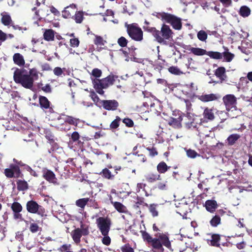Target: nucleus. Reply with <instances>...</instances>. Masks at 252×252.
<instances>
[{
  "mask_svg": "<svg viewBox=\"0 0 252 252\" xmlns=\"http://www.w3.org/2000/svg\"><path fill=\"white\" fill-rule=\"evenodd\" d=\"M142 237L145 242L153 250L157 251L158 252H163L164 246L166 248L171 250V244L169 240V234L167 232H158L155 234V238L146 231H141Z\"/></svg>",
  "mask_w": 252,
  "mask_h": 252,
  "instance_id": "obj_1",
  "label": "nucleus"
},
{
  "mask_svg": "<svg viewBox=\"0 0 252 252\" xmlns=\"http://www.w3.org/2000/svg\"><path fill=\"white\" fill-rule=\"evenodd\" d=\"M13 79L15 83L21 84L25 88L31 89L33 87V78L24 68H17L14 71Z\"/></svg>",
  "mask_w": 252,
  "mask_h": 252,
  "instance_id": "obj_2",
  "label": "nucleus"
},
{
  "mask_svg": "<svg viewBox=\"0 0 252 252\" xmlns=\"http://www.w3.org/2000/svg\"><path fill=\"white\" fill-rule=\"evenodd\" d=\"M153 34L157 41L159 43L165 44L166 40H170L172 38L173 32L170 27L165 24H163L160 31H158L155 28H152Z\"/></svg>",
  "mask_w": 252,
  "mask_h": 252,
  "instance_id": "obj_3",
  "label": "nucleus"
},
{
  "mask_svg": "<svg viewBox=\"0 0 252 252\" xmlns=\"http://www.w3.org/2000/svg\"><path fill=\"white\" fill-rule=\"evenodd\" d=\"M153 15L162 21L170 24L173 28L176 30H180L182 28V23L180 18L169 13L165 12H156Z\"/></svg>",
  "mask_w": 252,
  "mask_h": 252,
  "instance_id": "obj_4",
  "label": "nucleus"
},
{
  "mask_svg": "<svg viewBox=\"0 0 252 252\" xmlns=\"http://www.w3.org/2000/svg\"><path fill=\"white\" fill-rule=\"evenodd\" d=\"M26 165L21 161H18L17 164L11 163L9 165V168L4 169V174L8 178H23V174L21 172L20 166L25 167Z\"/></svg>",
  "mask_w": 252,
  "mask_h": 252,
  "instance_id": "obj_5",
  "label": "nucleus"
},
{
  "mask_svg": "<svg viewBox=\"0 0 252 252\" xmlns=\"http://www.w3.org/2000/svg\"><path fill=\"white\" fill-rule=\"evenodd\" d=\"M125 27L126 28L128 34L132 39L137 41H140L143 39V32L137 24H128L126 23Z\"/></svg>",
  "mask_w": 252,
  "mask_h": 252,
  "instance_id": "obj_6",
  "label": "nucleus"
},
{
  "mask_svg": "<svg viewBox=\"0 0 252 252\" xmlns=\"http://www.w3.org/2000/svg\"><path fill=\"white\" fill-rule=\"evenodd\" d=\"M26 207L27 211L30 213L36 214L41 217L46 216L45 209L34 200L28 201L26 203Z\"/></svg>",
  "mask_w": 252,
  "mask_h": 252,
  "instance_id": "obj_7",
  "label": "nucleus"
},
{
  "mask_svg": "<svg viewBox=\"0 0 252 252\" xmlns=\"http://www.w3.org/2000/svg\"><path fill=\"white\" fill-rule=\"evenodd\" d=\"M97 227L101 234L109 233L112 224L111 219L108 217H100L96 220Z\"/></svg>",
  "mask_w": 252,
  "mask_h": 252,
  "instance_id": "obj_8",
  "label": "nucleus"
},
{
  "mask_svg": "<svg viewBox=\"0 0 252 252\" xmlns=\"http://www.w3.org/2000/svg\"><path fill=\"white\" fill-rule=\"evenodd\" d=\"M177 113L176 111H174L173 115L174 116L178 115L179 117L177 118L170 117L168 121V125L174 128H180L182 127L181 122L183 121V117L185 116L186 114L181 113L180 111H177Z\"/></svg>",
  "mask_w": 252,
  "mask_h": 252,
  "instance_id": "obj_9",
  "label": "nucleus"
},
{
  "mask_svg": "<svg viewBox=\"0 0 252 252\" xmlns=\"http://www.w3.org/2000/svg\"><path fill=\"white\" fill-rule=\"evenodd\" d=\"M190 122H186L185 124V127L188 129H195L198 133V135L200 137L203 135H206L204 132H202V130L204 129V126L201 124V123L197 124L195 122L194 119H191L189 117Z\"/></svg>",
  "mask_w": 252,
  "mask_h": 252,
  "instance_id": "obj_10",
  "label": "nucleus"
},
{
  "mask_svg": "<svg viewBox=\"0 0 252 252\" xmlns=\"http://www.w3.org/2000/svg\"><path fill=\"white\" fill-rule=\"evenodd\" d=\"M224 104L227 111H230L231 109L236 108L237 98L233 94H229L224 95L222 98Z\"/></svg>",
  "mask_w": 252,
  "mask_h": 252,
  "instance_id": "obj_11",
  "label": "nucleus"
},
{
  "mask_svg": "<svg viewBox=\"0 0 252 252\" xmlns=\"http://www.w3.org/2000/svg\"><path fill=\"white\" fill-rule=\"evenodd\" d=\"M189 64H185L181 67L173 65L170 66L168 68V70L170 73L175 75H180L183 74H186V73H189Z\"/></svg>",
  "mask_w": 252,
  "mask_h": 252,
  "instance_id": "obj_12",
  "label": "nucleus"
},
{
  "mask_svg": "<svg viewBox=\"0 0 252 252\" xmlns=\"http://www.w3.org/2000/svg\"><path fill=\"white\" fill-rule=\"evenodd\" d=\"M225 215H227V214L224 210L222 209L218 210L209 221L211 226L216 227L220 225L221 224V217Z\"/></svg>",
  "mask_w": 252,
  "mask_h": 252,
  "instance_id": "obj_13",
  "label": "nucleus"
},
{
  "mask_svg": "<svg viewBox=\"0 0 252 252\" xmlns=\"http://www.w3.org/2000/svg\"><path fill=\"white\" fill-rule=\"evenodd\" d=\"M101 103L103 108L108 111H115L119 105V102L115 99L102 100Z\"/></svg>",
  "mask_w": 252,
  "mask_h": 252,
  "instance_id": "obj_14",
  "label": "nucleus"
},
{
  "mask_svg": "<svg viewBox=\"0 0 252 252\" xmlns=\"http://www.w3.org/2000/svg\"><path fill=\"white\" fill-rule=\"evenodd\" d=\"M11 209L13 214V218L16 220H23L22 215L20 213L22 210L23 207L18 202H14L11 205Z\"/></svg>",
  "mask_w": 252,
  "mask_h": 252,
  "instance_id": "obj_15",
  "label": "nucleus"
},
{
  "mask_svg": "<svg viewBox=\"0 0 252 252\" xmlns=\"http://www.w3.org/2000/svg\"><path fill=\"white\" fill-rule=\"evenodd\" d=\"M197 98L202 102H208L219 100L221 98V95L219 94H203L202 95H198Z\"/></svg>",
  "mask_w": 252,
  "mask_h": 252,
  "instance_id": "obj_16",
  "label": "nucleus"
},
{
  "mask_svg": "<svg viewBox=\"0 0 252 252\" xmlns=\"http://www.w3.org/2000/svg\"><path fill=\"white\" fill-rule=\"evenodd\" d=\"M39 103L41 108L43 110L49 109L50 113L54 112L53 108L50 106L51 102L48 98L42 95L39 96Z\"/></svg>",
  "mask_w": 252,
  "mask_h": 252,
  "instance_id": "obj_17",
  "label": "nucleus"
},
{
  "mask_svg": "<svg viewBox=\"0 0 252 252\" xmlns=\"http://www.w3.org/2000/svg\"><path fill=\"white\" fill-rule=\"evenodd\" d=\"M42 177L47 181L50 183H57V179L56 177L55 173L51 170L45 169L43 170Z\"/></svg>",
  "mask_w": 252,
  "mask_h": 252,
  "instance_id": "obj_18",
  "label": "nucleus"
},
{
  "mask_svg": "<svg viewBox=\"0 0 252 252\" xmlns=\"http://www.w3.org/2000/svg\"><path fill=\"white\" fill-rule=\"evenodd\" d=\"M93 84L94 88L98 94L100 95L104 94V92L103 91V89H106V88L104 85V82H102V79H94L93 80Z\"/></svg>",
  "mask_w": 252,
  "mask_h": 252,
  "instance_id": "obj_19",
  "label": "nucleus"
},
{
  "mask_svg": "<svg viewBox=\"0 0 252 252\" xmlns=\"http://www.w3.org/2000/svg\"><path fill=\"white\" fill-rule=\"evenodd\" d=\"M204 207L208 212L214 213L218 207V204L215 200H207L205 201Z\"/></svg>",
  "mask_w": 252,
  "mask_h": 252,
  "instance_id": "obj_20",
  "label": "nucleus"
},
{
  "mask_svg": "<svg viewBox=\"0 0 252 252\" xmlns=\"http://www.w3.org/2000/svg\"><path fill=\"white\" fill-rule=\"evenodd\" d=\"M115 175L119 174L122 178H125L128 176L130 169L126 167H122L120 166L114 167Z\"/></svg>",
  "mask_w": 252,
  "mask_h": 252,
  "instance_id": "obj_21",
  "label": "nucleus"
},
{
  "mask_svg": "<svg viewBox=\"0 0 252 252\" xmlns=\"http://www.w3.org/2000/svg\"><path fill=\"white\" fill-rule=\"evenodd\" d=\"M75 13H76L75 5L72 4L65 8L62 12V15L64 18H68L71 17Z\"/></svg>",
  "mask_w": 252,
  "mask_h": 252,
  "instance_id": "obj_22",
  "label": "nucleus"
},
{
  "mask_svg": "<svg viewBox=\"0 0 252 252\" xmlns=\"http://www.w3.org/2000/svg\"><path fill=\"white\" fill-rule=\"evenodd\" d=\"M118 78V76L113 74H110L102 79V82L104 83L105 87L107 88L109 86L113 85L114 82L117 80Z\"/></svg>",
  "mask_w": 252,
  "mask_h": 252,
  "instance_id": "obj_23",
  "label": "nucleus"
},
{
  "mask_svg": "<svg viewBox=\"0 0 252 252\" xmlns=\"http://www.w3.org/2000/svg\"><path fill=\"white\" fill-rule=\"evenodd\" d=\"M1 22L3 25L6 26H12L13 21L10 15L6 12L1 13Z\"/></svg>",
  "mask_w": 252,
  "mask_h": 252,
  "instance_id": "obj_24",
  "label": "nucleus"
},
{
  "mask_svg": "<svg viewBox=\"0 0 252 252\" xmlns=\"http://www.w3.org/2000/svg\"><path fill=\"white\" fill-rule=\"evenodd\" d=\"M203 116L204 119L208 121H213L215 119V115L212 108L206 107L204 110Z\"/></svg>",
  "mask_w": 252,
  "mask_h": 252,
  "instance_id": "obj_25",
  "label": "nucleus"
},
{
  "mask_svg": "<svg viewBox=\"0 0 252 252\" xmlns=\"http://www.w3.org/2000/svg\"><path fill=\"white\" fill-rule=\"evenodd\" d=\"M71 235L73 240L76 244H78L81 241V238L82 236L81 233V229L77 228L72 231Z\"/></svg>",
  "mask_w": 252,
  "mask_h": 252,
  "instance_id": "obj_26",
  "label": "nucleus"
},
{
  "mask_svg": "<svg viewBox=\"0 0 252 252\" xmlns=\"http://www.w3.org/2000/svg\"><path fill=\"white\" fill-rule=\"evenodd\" d=\"M111 204L113 205L115 209L119 213H126L127 212L126 207L122 203L117 201H111Z\"/></svg>",
  "mask_w": 252,
  "mask_h": 252,
  "instance_id": "obj_27",
  "label": "nucleus"
},
{
  "mask_svg": "<svg viewBox=\"0 0 252 252\" xmlns=\"http://www.w3.org/2000/svg\"><path fill=\"white\" fill-rule=\"evenodd\" d=\"M64 122L65 123L77 127L79 123L81 122V121L78 118H76L71 116H66L64 118Z\"/></svg>",
  "mask_w": 252,
  "mask_h": 252,
  "instance_id": "obj_28",
  "label": "nucleus"
},
{
  "mask_svg": "<svg viewBox=\"0 0 252 252\" xmlns=\"http://www.w3.org/2000/svg\"><path fill=\"white\" fill-rule=\"evenodd\" d=\"M170 166H168L164 161H160L157 166V169L159 174H164L170 168Z\"/></svg>",
  "mask_w": 252,
  "mask_h": 252,
  "instance_id": "obj_29",
  "label": "nucleus"
},
{
  "mask_svg": "<svg viewBox=\"0 0 252 252\" xmlns=\"http://www.w3.org/2000/svg\"><path fill=\"white\" fill-rule=\"evenodd\" d=\"M140 206L147 207L148 206V204L145 202L144 198L137 196L133 207L135 210H138L140 209Z\"/></svg>",
  "mask_w": 252,
  "mask_h": 252,
  "instance_id": "obj_30",
  "label": "nucleus"
},
{
  "mask_svg": "<svg viewBox=\"0 0 252 252\" xmlns=\"http://www.w3.org/2000/svg\"><path fill=\"white\" fill-rule=\"evenodd\" d=\"M145 178L148 182L152 183L157 180H160V175L157 173H149L145 176Z\"/></svg>",
  "mask_w": 252,
  "mask_h": 252,
  "instance_id": "obj_31",
  "label": "nucleus"
},
{
  "mask_svg": "<svg viewBox=\"0 0 252 252\" xmlns=\"http://www.w3.org/2000/svg\"><path fill=\"white\" fill-rule=\"evenodd\" d=\"M241 137V136L236 133L230 135L226 139V142L228 146H232L235 144L236 141Z\"/></svg>",
  "mask_w": 252,
  "mask_h": 252,
  "instance_id": "obj_32",
  "label": "nucleus"
},
{
  "mask_svg": "<svg viewBox=\"0 0 252 252\" xmlns=\"http://www.w3.org/2000/svg\"><path fill=\"white\" fill-rule=\"evenodd\" d=\"M100 175L103 178L107 180H113L115 175L111 173V172L107 168H105L100 172Z\"/></svg>",
  "mask_w": 252,
  "mask_h": 252,
  "instance_id": "obj_33",
  "label": "nucleus"
},
{
  "mask_svg": "<svg viewBox=\"0 0 252 252\" xmlns=\"http://www.w3.org/2000/svg\"><path fill=\"white\" fill-rule=\"evenodd\" d=\"M17 188L19 191H25L29 189V185L25 180H18L17 181Z\"/></svg>",
  "mask_w": 252,
  "mask_h": 252,
  "instance_id": "obj_34",
  "label": "nucleus"
},
{
  "mask_svg": "<svg viewBox=\"0 0 252 252\" xmlns=\"http://www.w3.org/2000/svg\"><path fill=\"white\" fill-rule=\"evenodd\" d=\"M220 236L218 234H213L211 236L210 241L211 245L214 247H219L220 246Z\"/></svg>",
  "mask_w": 252,
  "mask_h": 252,
  "instance_id": "obj_35",
  "label": "nucleus"
},
{
  "mask_svg": "<svg viewBox=\"0 0 252 252\" xmlns=\"http://www.w3.org/2000/svg\"><path fill=\"white\" fill-rule=\"evenodd\" d=\"M158 205V204H151L147 206L149 208L150 212L151 213L153 217H157L158 215V213L157 210V207Z\"/></svg>",
  "mask_w": 252,
  "mask_h": 252,
  "instance_id": "obj_36",
  "label": "nucleus"
},
{
  "mask_svg": "<svg viewBox=\"0 0 252 252\" xmlns=\"http://www.w3.org/2000/svg\"><path fill=\"white\" fill-rule=\"evenodd\" d=\"M90 201L89 198H83L77 200L76 201V205L82 209H84L86 204Z\"/></svg>",
  "mask_w": 252,
  "mask_h": 252,
  "instance_id": "obj_37",
  "label": "nucleus"
},
{
  "mask_svg": "<svg viewBox=\"0 0 252 252\" xmlns=\"http://www.w3.org/2000/svg\"><path fill=\"white\" fill-rule=\"evenodd\" d=\"M240 15L243 17H247L251 14V9L247 6H242L239 10Z\"/></svg>",
  "mask_w": 252,
  "mask_h": 252,
  "instance_id": "obj_38",
  "label": "nucleus"
},
{
  "mask_svg": "<svg viewBox=\"0 0 252 252\" xmlns=\"http://www.w3.org/2000/svg\"><path fill=\"white\" fill-rule=\"evenodd\" d=\"M190 51L191 53L197 56H201L207 54V51L199 48L192 47L190 48Z\"/></svg>",
  "mask_w": 252,
  "mask_h": 252,
  "instance_id": "obj_39",
  "label": "nucleus"
},
{
  "mask_svg": "<svg viewBox=\"0 0 252 252\" xmlns=\"http://www.w3.org/2000/svg\"><path fill=\"white\" fill-rule=\"evenodd\" d=\"M182 101H183L185 104H186V112L187 114L186 115V116L188 117H189L190 118V116L189 115L191 110V107L192 104L191 103V101L189 99H187L185 98H183L182 99Z\"/></svg>",
  "mask_w": 252,
  "mask_h": 252,
  "instance_id": "obj_40",
  "label": "nucleus"
},
{
  "mask_svg": "<svg viewBox=\"0 0 252 252\" xmlns=\"http://www.w3.org/2000/svg\"><path fill=\"white\" fill-rule=\"evenodd\" d=\"M121 118L119 116H116L115 120H114L110 125V128L111 129H115L117 128L120 124Z\"/></svg>",
  "mask_w": 252,
  "mask_h": 252,
  "instance_id": "obj_41",
  "label": "nucleus"
},
{
  "mask_svg": "<svg viewBox=\"0 0 252 252\" xmlns=\"http://www.w3.org/2000/svg\"><path fill=\"white\" fill-rule=\"evenodd\" d=\"M207 55L209 56L211 58L214 59H222V54L218 52L213 51H207Z\"/></svg>",
  "mask_w": 252,
  "mask_h": 252,
  "instance_id": "obj_42",
  "label": "nucleus"
},
{
  "mask_svg": "<svg viewBox=\"0 0 252 252\" xmlns=\"http://www.w3.org/2000/svg\"><path fill=\"white\" fill-rule=\"evenodd\" d=\"M44 38L48 41L53 40L54 38V32L52 30H47L44 33Z\"/></svg>",
  "mask_w": 252,
  "mask_h": 252,
  "instance_id": "obj_43",
  "label": "nucleus"
},
{
  "mask_svg": "<svg viewBox=\"0 0 252 252\" xmlns=\"http://www.w3.org/2000/svg\"><path fill=\"white\" fill-rule=\"evenodd\" d=\"M221 54H222V58H224V60L227 62H231L234 57V54L229 52L228 51H225Z\"/></svg>",
  "mask_w": 252,
  "mask_h": 252,
  "instance_id": "obj_44",
  "label": "nucleus"
},
{
  "mask_svg": "<svg viewBox=\"0 0 252 252\" xmlns=\"http://www.w3.org/2000/svg\"><path fill=\"white\" fill-rule=\"evenodd\" d=\"M71 250V244H63L58 249L60 252H73Z\"/></svg>",
  "mask_w": 252,
  "mask_h": 252,
  "instance_id": "obj_45",
  "label": "nucleus"
},
{
  "mask_svg": "<svg viewBox=\"0 0 252 252\" xmlns=\"http://www.w3.org/2000/svg\"><path fill=\"white\" fill-rule=\"evenodd\" d=\"M13 58L14 63H25L23 56L19 53L15 54Z\"/></svg>",
  "mask_w": 252,
  "mask_h": 252,
  "instance_id": "obj_46",
  "label": "nucleus"
},
{
  "mask_svg": "<svg viewBox=\"0 0 252 252\" xmlns=\"http://www.w3.org/2000/svg\"><path fill=\"white\" fill-rule=\"evenodd\" d=\"M43 84L40 83L38 84V87L39 88H41V90H42L43 92H44L46 93H50L52 92V88L51 87V86L49 84H46L45 86H42Z\"/></svg>",
  "mask_w": 252,
  "mask_h": 252,
  "instance_id": "obj_47",
  "label": "nucleus"
},
{
  "mask_svg": "<svg viewBox=\"0 0 252 252\" xmlns=\"http://www.w3.org/2000/svg\"><path fill=\"white\" fill-rule=\"evenodd\" d=\"M197 36L198 38L200 41H205L208 37L207 33L205 31H202V30L200 31L197 33Z\"/></svg>",
  "mask_w": 252,
  "mask_h": 252,
  "instance_id": "obj_48",
  "label": "nucleus"
},
{
  "mask_svg": "<svg viewBox=\"0 0 252 252\" xmlns=\"http://www.w3.org/2000/svg\"><path fill=\"white\" fill-rule=\"evenodd\" d=\"M29 75L33 78V82H34V80H36L38 78V72L35 68L30 69Z\"/></svg>",
  "mask_w": 252,
  "mask_h": 252,
  "instance_id": "obj_49",
  "label": "nucleus"
},
{
  "mask_svg": "<svg viewBox=\"0 0 252 252\" xmlns=\"http://www.w3.org/2000/svg\"><path fill=\"white\" fill-rule=\"evenodd\" d=\"M80 138V135L77 131H74L71 135L70 141L75 143Z\"/></svg>",
  "mask_w": 252,
  "mask_h": 252,
  "instance_id": "obj_50",
  "label": "nucleus"
},
{
  "mask_svg": "<svg viewBox=\"0 0 252 252\" xmlns=\"http://www.w3.org/2000/svg\"><path fill=\"white\" fill-rule=\"evenodd\" d=\"M122 122L124 123L126 126L128 127H132L134 126V122L133 121L129 118H125Z\"/></svg>",
  "mask_w": 252,
  "mask_h": 252,
  "instance_id": "obj_51",
  "label": "nucleus"
},
{
  "mask_svg": "<svg viewBox=\"0 0 252 252\" xmlns=\"http://www.w3.org/2000/svg\"><path fill=\"white\" fill-rule=\"evenodd\" d=\"M225 72V69L224 67H218L215 71V75L218 77H221Z\"/></svg>",
  "mask_w": 252,
  "mask_h": 252,
  "instance_id": "obj_52",
  "label": "nucleus"
},
{
  "mask_svg": "<svg viewBox=\"0 0 252 252\" xmlns=\"http://www.w3.org/2000/svg\"><path fill=\"white\" fill-rule=\"evenodd\" d=\"M45 137L49 141V142H53L54 140V136L52 134V132L48 130H46L44 131Z\"/></svg>",
  "mask_w": 252,
  "mask_h": 252,
  "instance_id": "obj_53",
  "label": "nucleus"
},
{
  "mask_svg": "<svg viewBox=\"0 0 252 252\" xmlns=\"http://www.w3.org/2000/svg\"><path fill=\"white\" fill-rule=\"evenodd\" d=\"M146 149L149 152V155L151 157H154L158 155V152L156 148L154 146L151 148L147 147Z\"/></svg>",
  "mask_w": 252,
  "mask_h": 252,
  "instance_id": "obj_54",
  "label": "nucleus"
},
{
  "mask_svg": "<svg viewBox=\"0 0 252 252\" xmlns=\"http://www.w3.org/2000/svg\"><path fill=\"white\" fill-rule=\"evenodd\" d=\"M121 250L122 252H134V249L130 246L129 244H126L123 246Z\"/></svg>",
  "mask_w": 252,
  "mask_h": 252,
  "instance_id": "obj_55",
  "label": "nucleus"
},
{
  "mask_svg": "<svg viewBox=\"0 0 252 252\" xmlns=\"http://www.w3.org/2000/svg\"><path fill=\"white\" fill-rule=\"evenodd\" d=\"M51 145V148L48 150L49 154H52L54 151H56L59 148V145L55 142V140H53V142H49Z\"/></svg>",
  "mask_w": 252,
  "mask_h": 252,
  "instance_id": "obj_56",
  "label": "nucleus"
},
{
  "mask_svg": "<svg viewBox=\"0 0 252 252\" xmlns=\"http://www.w3.org/2000/svg\"><path fill=\"white\" fill-rule=\"evenodd\" d=\"M104 237L102 239V243L106 245V246H109L110 245L111 243V238L108 236V234H102Z\"/></svg>",
  "mask_w": 252,
  "mask_h": 252,
  "instance_id": "obj_57",
  "label": "nucleus"
},
{
  "mask_svg": "<svg viewBox=\"0 0 252 252\" xmlns=\"http://www.w3.org/2000/svg\"><path fill=\"white\" fill-rule=\"evenodd\" d=\"M29 229L31 232L34 233L39 230V227L38 226L37 224L35 223H32L30 224Z\"/></svg>",
  "mask_w": 252,
  "mask_h": 252,
  "instance_id": "obj_58",
  "label": "nucleus"
},
{
  "mask_svg": "<svg viewBox=\"0 0 252 252\" xmlns=\"http://www.w3.org/2000/svg\"><path fill=\"white\" fill-rule=\"evenodd\" d=\"M83 13L81 12H78L75 13V20L77 23H81L83 20Z\"/></svg>",
  "mask_w": 252,
  "mask_h": 252,
  "instance_id": "obj_59",
  "label": "nucleus"
},
{
  "mask_svg": "<svg viewBox=\"0 0 252 252\" xmlns=\"http://www.w3.org/2000/svg\"><path fill=\"white\" fill-rule=\"evenodd\" d=\"M118 43L121 47H125L127 45V41L125 37L122 36L118 39Z\"/></svg>",
  "mask_w": 252,
  "mask_h": 252,
  "instance_id": "obj_60",
  "label": "nucleus"
},
{
  "mask_svg": "<svg viewBox=\"0 0 252 252\" xmlns=\"http://www.w3.org/2000/svg\"><path fill=\"white\" fill-rule=\"evenodd\" d=\"M167 181H162L158 182L156 184V188L160 190H164L166 189Z\"/></svg>",
  "mask_w": 252,
  "mask_h": 252,
  "instance_id": "obj_61",
  "label": "nucleus"
},
{
  "mask_svg": "<svg viewBox=\"0 0 252 252\" xmlns=\"http://www.w3.org/2000/svg\"><path fill=\"white\" fill-rule=\"evenodd\" d=\"M90 96L94 103L98 102L100 100L98 95L94 91L90 92Z\"/></svg>",
  "mask_w": 252,
  "mask_h": 252,
  "instance_id": "obj_62",
  "label": "nucleus"
},
{
  "mask_svg": "<svg viewBox=\"0 0 252 252\" xmlns=\"http://www.w3.org/2000/svg\"><path fill=\"white\" fill-rule=\"evenodd\" d=\"M187 155L188 157L190 158H195L198 155L195 151L191 149H189L187 151Z\"/></svg>",
  "mask_w": 252,
  "mask_h": 252,
  "instance_id": "obj_63",
  "label": "nucleus"
},
{
  "mask_svg": "<svg viewBox=\"0 0 252 252\" xmlns=\"http://www.w3.org/2000/svg\"><path fill=\"white\" fill-rule=\"evenodd\" d=\"M94 42L95 44L98 45H103L105 42V41L103 39L102 37L99 36H96Z\"/></svg>",
  "mask_w": 252,
  "mask_h": 252,
  "instance_id": "obj_64",
  "label": "nucleus"
}]
</instances>
